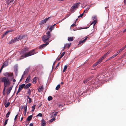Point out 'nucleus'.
Instances as JSON below:
<instances>
[{
	"instance_id": "obj_1",
	"label": "nucleus",
	"mask_w": 126,
	"mask_h": 126,
	"mask_svg": "<svg viewBox=\"0 0 126 126\" xmlns=\"http://www.w3.org/2000/svg\"><path fill=\"white\" fill-rule=\"evenodd\" d=\"M5 77L0 78V82H3L4 84V91H5L7 87L9 86L11 84V82L8 77H11L13 75V73L6 72L3 74Z\"/></svg>"
},
{
	"instance_id": "obj_2",
	"label": "nucleus",
	"mask_w": 126,
	"mask_h": 126,
	"mask_svg": "<svg viewBox=\"0 0 126 126\" xmlns=\"http://www.w3.org/2000/svg\"><path fill=\"white\" fill-rule=\"evenodd\" d=\"M29 48L27 47L25 48L22 50L20 52V58L19 59V60H21L24 58L31 56L36 54L37 52L35 51V49H33L28 52Z\"/></svg>"
},
{
	"instance_id": "obj_3",
	"label": "nucleus",
	"mask_w": 126,
	"mask_h": 126,
	"mask_svg": "<svg viewBox=\"0 0 126 126\" xmlns=\"http://www.w3.org/2000/svg\"><path fill=\"white\" fill-rule=\"evenodd\" d=\"M80 4V2H78L74 4L71 7L70 9L71 11L72 12H74L75 10H76L79 6V4Z\"/></svg>"
},
{
	"instance_id": "obj_4",
	"label": "nucleus",
	"mask_w": 126,
	"mask_h": 126,
	"mask_svg": "<svg viewBox=\"0 0 126 126\" xmlns=\"http://www.w3.org/2000/svg\"><path fill=\"white\" fill-rule=\"evenodd\" d=\"M26 35H20L19 36L16 37L17 41H18L19 40H21L23 38L25 37Z\"/></svg>"
},
{
	"instance_id": "obj_5",
	"label": "nucleus",
	"mask_w": 126,
	"mask_h": 126,
	"mask_svg": "<svg viewBox=\"0 0 126 126\" xmlns=\"http://www.w3.org/2000/svg\"><path fill=\"white\" fill-rule=\"evenodd\" d=\"M49 38L47 37V35H44L42 37V39L44 42L49 40Z\"/></svg>"
},
{
	"instance_id": "obj_6",
	"label": "nucleus",
	"mask_w": 126,
	"mask_h": 126,
	"mask_svg": "<svg viewBox=\"0 0 126 126\" xmlns=\"http://www.w3.org/2000/svg\"><path fill=\"white\" fill-rule=\"evenodd\" d=\"M50 17L44 19V20L41 21L40 22V24L41 25L45 23L46 21L48 20V19L50 18Z\"/></svg>"
},
{
	"instance_id": "obj_7",
	"label": "nucleus",
	"mask_w": 126,
	"mask_h": 126,
	"mask_svg": "<svg viewBox=\"0 0 126 126\" xmlns=\"http://www.w3.org/2000/svg\"><path fill=\"white\" fill-rule=\"evenodd\" d=\"M48 44L49 43L48 42H47L46 43L43 44H42L40 46L39 48L40 49H42L44 47L47 46Z\"/></svg>"
},
{
	"instance_id": "obj_8",
	"label": "nucleus",
	"mask_w": 126,
	"mask_h": 126,
	"mask_svg": "<svg viewBox=\"0 0 126 126\" xmlns=\"http://www.w3.org/2000/svg\"><path fill=\"white\" fill-rule=\"evenodd\" d=\"M88 38V37L87 36H86L85 38L83 40H81V41H80L79 43V44H83L85 42V41Z\"/></svg>"
},
{
	"instance_id": "obj_9",
	"label": "nucleus",
	"mask_w": 126,
	"mask_h": 126,
	"mask_svg": "<svg viewBox=\"0 0 126 126\" xmlns=\"http://www.w3.org/2000/svg\"><path fill=\"white\" fill-rule=\"evenodd\" d=\"M16 41H17V39L16 38V37L14 39H12L8 43V44H10L16 42Z\"/></svg>"
},
{
	"instance_id": "obj_10",
	"label": "nucleus",
	"mask_w": 126,
	"mask_h": 126,
	"mask_svg": "<svg viewBox=\"0 0 126 126\" xmlns=\"http://www.w3.org/2000/svg\"><path fill=\"white\" fill-rule=\"evenodd\" d=\"M13 87V86H12L11 87L8 88V89L7 90V95H8L10 94L11 91V90L12 89Z\"/></svg>"
},
{
	"instance_id": "obj_11",
	"label": "nucleus",
	"mask_w": 126,
	"mask_h": 126,
	"mask_svg": "<svg viewBox=\"0 0 126 126\" xmlns=\"http://www.w3.org/2000/svg\"><path fill=\"white\" fill-rule=\"evenodd\" d=\"M25 86V84H23L21 85H19L18 89L20 90H21L23 88H24Z\"/></svg>"
},
{
	"instance_id": "obj_12",
	"label": "nucleus",
	"mask_w": 126,
	"mask_h": 126,
	"mask_svg": "<svg viewBox=\"0 0 126 126\" xmlns=\"http://www.w3.org/2000/svg\"><path fill=\"white\" fill-rule=\"evenodd\" d=\"M46 122L44 119H43L42 120L41 126H45Z\"/></svg>"
},
{
	"instance_id": "obj_13",
	"label": "nucleus",
	"mask_w": 126,
	"mask_h": 126,
	"mask_svg": "<svg viewBox=\"0 0 126 126\" xmlns=\"http://www.w3.org/2000/svg\"><path fill=\"white\" fill-rule=\"evenodd\" d=\"M31 85V83H29L26 85H25L24 87V89H26L28 88Z\"/></svg>"
},
{
	"instance_id": "obj_14",
	"label": "nucleus",
	"mask_w": 126,
	"mask_h": 126,
	"mask_svg": "<svg viewBox=\"0 0 126 126\" xmlns=\"http://www.w3.org/2000/svg\"><path fill=\"white\" fill-rule=\"evenodd\" d=\"M56 25L55 24L54 25L51 26L50 27L49 29V32H51L54 29V26Z\"/></svg>"
},
{
	"instance_id": "obj_15",
	"label": "nucleus",
	"mask_w": 126,
	"mask_h": 126,
	"mask_svg": "<svg viewBox=\"0 0 126 126\" xmlns=\"http://www.w3.org/2000/svg\"><path fill=\"white\" fill-rule=\"evenodd\" d=\"M65 53V52H64L62 53V54H61V55H60V56L59 58H58L57 59V60L58 61H59L61 59V58L64 55Z\"/></svg>"
},
{
	"instance_id": "obj_16",
	"label": "nucleus",
	"mask_w": 126,
	"mask_h": 126,
	"mask_svg": "<svg viewBox=\"0 0 126 126\" xmlns=\"http://www.w3.org/2000/svg\"><path fill=\"white\" fill-rule=\"evenodd\" d=\"M46 35L47 36V37L49 39L51 36V34H50V32L48 31L46 33Z\"/></svg>"
},
{
	"instance_id": "obj_17",
	"label": "nucleus",
	"mask_w": 126,
	"mask_h": 126,
	"mask_svg": "<svg viewBox=\"0 0 126 126\" xmlns=\"http://www.w3.org/2000/svg\"><path fill=\"white\" fill-rule=\"evenodd\" d=\"M6 101H5L4 102V105L6 108H7L10 104V103L9 102H8L7 103H6Z\"/></svg>"
},
{
	"instance_id": "obj_18",
	"label": "nucleus",
	"mask_w": 126,
	"mask_h": 126,
	"mask_svg": "<svg viewBox=\"0 0 126 126\" xmlns=\"http://www.w3.org/2000/svg\"><path fill=\"white\" fill-rule=\"evenodd\" d=\"M14 0H6V2L7 3V5H9L11 2H12Z\"/></svg>"
},
{
	"instance_id": "obj_19",
	"label": "nucleus",
	"mask_w": 126,
	"mask_h": 126,
	"mask_svg": "<svg viewBox=\"0 0 126 126\" xmlns=\"http://www.w3.org/2000/svg\"><path fill=\"white\" fill-rule=\"evenodd\" d=\"M30 76H29V77H28L26 79V81H25V82L26 83H28L30 81Z\"/></svg>"
},
{
	"instance_id": "obj_20",
	"label": "nucleus",
	"mask_w": 126,
	"mask_h": 126,
	"mask_svg": "<svg viewBox=\"0 0 126 126\" xmlns=\"http://www.w3.org/2000/svg\"><path fill=\"white\" fill-rule=\"evenodd\" d=\"M32 115L29 116L27 118V120L29 121H30L32 119Z\"/></svg>"
},
{
	"instance_id": "obj_21",
	"label": "nucleus",
	"mask_w": 126,
	"mask_h": 126,
	"mask_svg": "<svg viewBox=\"0 0 126 126\" xmlns=\"http://www.w3.org/2000/svg\"><path fill=\"white\" fill-rule=\"evenodd\" d=\"M43 90V86H41L39 87L38 89V91L40 92Z\"/></svg>"
},
{
	"instance_id": "obj_22",
	"label": "nucleus",
	"mask_w": 126,
	"mask_h": 126,
	"mask_svg": "<svg viewBox=\"0 0 126 126\" xmlns=\"http://www.w3.org/2000/svg\"><path fill=\"white\" fill-rule=\"evenodd\" d=\"M37 79V77H35L33 79V83H36V80Z\"/></svg>"
},
{
	"instance_id": "obj_23",
	"label": "nucleus",
	"mask_w": 126,
	"mask_h": 126,
	"mask_svg": "<svg viewBox=\"0 0 126 126\" xmlns=\"http://www.w3.org/2000/svg\"><path fill=\"white\" fill-rule=\"evenodd\" d=\"M73 37H68V40L69 41H72L73 40Z\"/></svg>"
},
{
	"instance_id": "obj_24",
	"label": "nucleus",
	"mask_w": 126,
	"mask_h": 126,
	"mask_svg": "<svg viewBox=\"0 0 126 126\" xmlns=\"http://www.w3.org/2000/svg\"><path fill=\"white\" fill-rule=\"evenodd\" d=\"M71 45V43L66 44H65L64 46L65 47H66L69 48L70 47Z\"/></svg>"
},
{
	"instance_id": "obj_25",
	"label": "nucleus",
	"mask_w": 126,
	"mask_h": 126,
	"mask_svg": "<svg viewBox=\"0 0 126 126\" xmlns=\"http://www.w3.org/2000/svg\"><path fill=\"white\" fill-rule=\"evenodd\" d=\"M8 62L7 61H5L3 63V64L5 67H6L8 65Z\"/></svg>"
},
{
	"instance_id": "obj_26",
	"label": "nucleus",
	"mask_w": 126,
	"mask_h": 126,
	"mask_svg": "<svg viewBox=\"0 0 126 126\" xmlns=\"http://www.w3.org/2000/svg\"><path fill=\"white\" fill-rule=\"evenodd\" d=\"M27 90V94H29V95H30L31 94V92L30 89L29 88Z\"/></svg>"
},
{
	"instance_id": "obj_27",
	"label": "nucleus",
	"mask_w": 126,
	"mask_h": 126,
	"mask_svg": "<svg viewBox=\"0 0 126 126\" xmlns=\"http://www.w3.org/2000/svg\"><path fill=\"white\" fill-rule=\"evenodd\" d=\"M36 106V105H34L32 107V111H34V110L35 109V107Z\"/></svg>"
},
{
	"instance_id": "obj_28",
	"label": "nucleus",
	"mask_w": 126,
	"mask_h": 126,
	"mask_svg": "<svg viewBox=\"0 0 126 126\" xmlns=\"http://www.w3.org/2000/svg\"><path fill=\"white\" fill-rule=\"evenodd\" d=\"M96 20H94L91 23L90 25H92L94 24V26L96 23Z\"/></svg>"
},
{
	"instance_id": "obj_29",
	"label": "nucleus",
	"mask_w": 126,
	"mask_h": 126,
	"mask_svg": "<svg viewBox=\"0 0 126 126\" xmlns=\"http://www.w3.org/2000/svg\"><path fill=\"white\" fill-rule=\"evenodd\" d=\"M67 65H65L64 66L63 69V72L64 73L66 69H67Z\"/></svg>"
},
{
	"instance_id": "obj_30",
	"label": "nucleus",
	"mask_w": 126,
	"mask_h": 126,
	"mask_svg": "<svg viewBox=\"0 0 126 126\" xmlns=\"http://www.w3.org/2000/svg\"><path fill=\"white\" fill-rule=\"evenodd\" d=\"M104 59L102 58V57L101 58H100L99 59V61H98V62H99V64L102 61V60Z\"/></svg>"
},
{
	"instance_id": "obj_31",
	"label": "nucleus",
	"mask_w": 126,
	"mask_h": 126,
	"mask_svg": "<svg viewBox=\"0 0 126 126\" xmlns=\"http://www.w3.org/2000/svg\"><path fill=\"white\" fill-rule=\"evenodd\" d=\"M10 113L11 112L10 111H9L8 112L6 115V117L7 118L9 117V115L10 114Z\"/></svg>"
},
{
	"instance_id": "obj_32",
	"label": "nucleus",
	"mask_w": 126,
	"mask_h": 126,
	"mask_svg": "<svg viewBox=\"0 0 126 126\" xmlns=\"http://www.w3.org/2000/svg\"><path fill=\"white\" fill-rule=\"evenodd\" d=\"M90 7H89L86 8L85 10L84 11V13H87V11L89 10L90 9Z\"/></svg>"
},
{
	"instance_id": "obj_33",
	"label": "nucleus",
	"mask_w": 126,
	"mask_h": 126,
	"mask_svg": "<svg viewBox=\"0 0 126 126\" xmlns=\"http://www.w3.org/2000/svg\"><path fill=\"white\" fill-rule=\"evenodd\" d=\"M99 63V62H97L94 64L93 65V67H95L96 65H98Z\"/></svg>"
},
{
	"instance_id": "obj_34",
	"label": "nucleus",
	"mask_w": 126,
	"mask_h": 126,
	"mask_svg": "<svg viewBox=\"0 0 126 126\" xmlns=\"http://www.w3.org/2000/svg\"><path fill=\"white\" fill-rule=\"evenodd\" d=\"M27 98H28L29 99V103H31V102H32V99H31V98H30L29 96H27Z\"/></svg>"
},
{
	"instance_id": "obj_35",
	"label": "nucleus",
	"mask_w": 126,
	"mask_h": 126,
	"mask_svg": "<svg viewBox=\"0 0 126 126\" xmlns=\"http://www.w3.org/2000/svg\"><path fill=\"white\" fill-rule=\"evenodd\" d=\"M55 120V118L54 117H53L50 120L49 122L50 123L54 121Z\"/></svg>"
},
{
	"instance_id": "obj_36",
	"label": "nucleus",
	"mask_w": 126,
	"mask_h": 126,
	"mask_svg": "<svg viewBox=\"0 0 126 126\" xmlns=\"http://www.w3.org/2000/svg\"><path fill=\"white\" fill-rule=\"evenodd\" d=\"M60 87V84L58 85L56 87V89L58 90L59 89Z\"/></svg>"
},
{
	"instance_id": "obj_37",
	"label": "nucleus",
	"mask_w": 126,
	"mask_h": 126,
	"mask_svg": "<svg viewBox=\"0 0 126 126\" xmlns=\"http://www.w3.org/2000/svg\"><path fill=\"white\" fill-rule=\"evenodd\" d=\"M57 113H58V112H53V117H56L57 116Z\"/></svg>"
},
{
	"instance_id": "obj_38",
	"label": "nucleus",
	"mask_w": 126,
	"mask_h": 126,
	"mask_svg": "<svg viewBox=\"0 0 126 126\" xmlns=\"http://www.w3.org/2000/svg\"><path fill=\"white\" fill-rule=\"evenodd\" d=\"M52 99V96H49L48 97V101H50Z\"/></svg>"
},
{
	"instance_id": "obj_39",
	"label": "nucleus",
	"mask_w": 126,
	"mask_h": 126,
	"mask_svg": "<svg viewBox=\"0 0 126 126\" xmlns=\"http://www.w3.org/2000/svg\"><path fill=\"white\" fill-rule=\"evenodd\" d=\"M8 119H7L5 120V121L4 124V126H5L7 124V122L8 121Z\"/></svg>"
},
{
	"instance_id": "obj_40",
	"label": "nucleus",
	"mask_w": 126,
	"mask_h": 126,
	"mask_svg": "<svg viewBox=\"0 0 126 126\" xmlns=\"http://www.w3.org/2000/svg\"><path fill=\"white\" fill-rule=\"evenodd\" d=\"M27 71H24V74H23V75L22 76L21 78L22 79V78H23V75H25L26 74H27Z\"/></svg>"
},
{
	"instance_id": "obj_41",
	"label": "nucleus",
	"mask_w": 126,
	"mask_h": 126,
	"mask_svg": "<svg viewBox=\"0 0 126 126\" xmlns=\"http://www.w3.org/2000/svg\"><path fill=\"white\" fill-rule=\"evenodd\" d=\"M42 116V114L41 113H39L36 116H40L41 117Z\"/></svg>"
},
{
	"instance_id": "obj_42",
	"label": "nucleus",
	"mask_w": 126,
	"mask_h": 126,
	"mask_svg": "<svg viewBox=\"0 0 126 126\" xmlns=\"http://www.w3.org/2000/svg\"><path fill=\"white\" fill-rule=\"evenodd\" d=\"M125 48H126L124 46L120 50H119V51H120L121 52V51H122L124 50V49H125Z\"/></svg>"
},
{
	"instance_id": "obj_43",
	"label": "nucleus",
	"mask_w": 126,
	"mask_h": 126,
	"mask_svg": "<svg viewBox=\"0 0 126 126\" xmlns=\"http://www.w3.org/2000/svg\"><path fill=\"white\" fill-rule=\"evenodd\" d=\"M107 55H107L106 53L102 57L104 59L107 56Z\"/></svg>"
},
{
	"instance_id": "obj_44",
	"label": "nucleus",
	"mask_w": 126,
	"mask_h": 126,
	"mask_svg": "<svg viewBox=\"0 0 126 126\" xmlns=\"http://www.w3.org/2000/svg\"><path fill=\"white\" fill-rule=\"evenodd\" d=\"M116 56V55L115 54L113 55L112 57H110V58L112 59L115 57Z\"/></svg>"
},
{
	"instance_id": "obj_45",
	"label": "nucleus",
	"mask_w": 126,
	"mask_h": 126,
	"mask_svg": "<svg viewBox=\"0 0 126 126\" xmlns=\"http://www.w3.org/2000/svg\"><path fill=\"white\" fill-rule=\"evenodd\" d=\"M120 53V51L118 50L117 52L115 54L116 55H117L119 54Z\"/></svg>"
},
{
	"instance_id": "obj_46",
	"label": "nucleus",
	"mask_w": 126,
	"mask_h": 126,
	"mask_svg": "<svg viewBox=\"0 0 126 126\" xmlns=\"http://www.w3.org/2000/svg\"><path fill=\"white\" fill-rule=\"evenodd\" d=\"M88 81H89V80L86 79L84 81L83 83H86Z\"/></svg>"
},
{
	"instance_id": "obj_47",
	"label": "nucleus",
	"mask_w": 126,
	"mask_h": 126,
	"mask_svg": "<svg viewBox=\"0 0 126 126\" xmlns=\"http://www.w3.org/2000/svg\"><path fill=\"white\" fill-rule=\"evenodd\" d=\"M21 90H20L18 89V90L17 91L16 93V95H17L20 92Z\"/></svg>"
},
{
	"instance_id": "obj_48",
	"label": "nucleus",
	"mask_w": 126,
	"mask_h": 126,
	"mask_svg": "<svg viewBox=\"0 0 126 126\" xmlns=\"http://www.w3.org/2000/svg\"><path fill=\"white\" fill-rule=\"evenodd\" d=\"M9 32V31H6L5 33L3 35H5L7 34L8 32Z\"/></svg>"
},
{
	"instance_id": "obj_49",
	"label": "nucleus",
	"mask_w": 126,
	"mask_h": 126,
	"mask_svg": "<svg viewBox=\"0 0 126 126\" xmlns=\"http://www.w3.org/2000/svg\"><path fill=\"white\" fill-rule=\"evenodd\" d=\"M24 109H26L27 110V104L26 105L24 106Z\"/></svg>"
},
{
	"instance_id": "obj_50",
	"label": "nucleus",
	"mask_w": 126,
	"mask_h": 126,
	"mask_svg": "<svg viewBox=\"0 0 126 126\" xmlns=\"http://www.w3.org/2000/svg\"><path fill=\"white\" fill-rule=\"evenodd\" d=\"M59 63H59L57 65V66H56V67L55 68V69H56V68H58V67L59 66Z\"/></svg>"
},
{
	"instance_id": "obj_51",
	"label": "nucleus",
	"mask_w": 126,
	"mask_h": 126,
	"mask_svg": "<svg viewBox=\"0 0 126 126\" xmlns=\"http://www.w3.org/2000/svg\"><path fill=\"white\" fill-rule=\"evenodd\" d=\"M76 26V25L74 24H72L71 26V27H73V26Z\"/></svg>"
},
{
	"instance_id": "obj_52",
	"label": "nucleus",
	"mask_w": 126,
	"mask_h": 126,
	"mask_svg": "<svg viewBox=\"0 0 126 126\" xmlns=\"http://www.w3.org/2000/svg\"><path fill=\"white\" fill-rule=\"evenodd\" d=\"M33 125L32 123H31L30 124L29 126H33Z\"/></svg>"
},
{
	"instance_id": "obj_53",
	"label": "nucleus",
	"mask_w": 126,
	"mask_h": 126,
	"mask_svg": "<svg viewBox=\"0 0 126 126\" xmlns=\"http://www.w3.org/2000/svg\"><path fill=\"white\" fill-rule=\"evenodd\" d=\"M18 114H17V115H16V116H15V119H15V120H16V119L17 118V116H18Z\"/></svg>"
},
{
	"instance_id": "obj_54",
	"label": "nucleus",
	"mask_w": 126,
	"mask_h": 126,
	"mask_svg": "<svg viewBox=\"0 0 126 126\" xmlns=\"http://www.w3.org/2000/svg\"><path fill=\"white\" fill-rule=\"evenodd\" d=\"M4 67H5V66L3 64L2 66L1 67V69H2Z\"/></svg>"
},
{
	"instance_id": "obj_55",
	"label": "nucleus",
	"mask_w": 126,
	"mask_h": 126,
	"mask_svg": "<svg viewBox=\"0 0 126 126\" xmlns=\"http://www.w3.org/2000/svg\"><path fill=\"white\" fill-rule=\"evenodd\" d=\"M58 106H59V107H60V106H62L61 104H58Z\"/></svg>"
},
{
	"instance_id": "obj_56",
	"label": "nucleus",
	"mask_w": 126,
	"mask_h": 126,
	"mask_svg": "<svg viewBox=\"0 0 126 126\" xmlns=\"http://www.w3.org/2000/svg\"><path fill=\"white\" fill-rule=\"evenodd\" d=\"M110 53V51H108L106 53V54L107 55H108Z\"/></svg>"
},
{
	"instance_id": "obj_57",
	"label": "nucleus",
	"mask_w": 126,
	"mask_h": 126,
	"mask_svg": "<svg viewBox=\"0 0 126 126\" xmlns=\"http://www.w3.org/2000/svg\"><path fill=\"white\" fill-rule=\"evenodd\" d=\"M110 53V51H108L106 53V54L107 55H108Z\"/></svg>"
},
{
	"instance_id": "obj_58",
	"label": "nucleus",
	"mask_w": 126,
	"mask_h": 126,
	"mask_svg": "<svg viewBox=\"0 0 126 126\" xmlns=\"http://www.w3.org/2000/svg\"><path fill=\"white\" fill-rule=\"evenodd\" d=\"M126 56V52L123 55V57Z\"/></svg>"
},
{
	"instance_id": "obj_59",
	"label": "nucleus",
	"mask_w": 126,
	"mask_h": 126,
	"mask_svg": "<svg viewBox=\"0 0 126 126\" xmlns=\"http://www.w3.org/2000/svg\"><path fill=\"white\" fill-rule=\"evenodd\" d=\"M69 16H65V17L62 20V21L64 19H65L67 17Z\"/></svg>"
},
{
	"instance_id": "obj_60",
	"label": "nucleus",
	"mask_w": 126,
	"mask_h": 126,
	"mask_svg": "<svg viewBox=\"0 0 126 126\" xmlns=\"http://www.w3.org/2000/svg\"><path fill=\"white\" fill-rule=\"evenodd\" d=\"M82 15H81V14L79 16H78V18H79L80 17H82Z\"/></svg>"
},
{
	"instance_id": "obj_61",
	"label": "nucleus",
	"mask_w": 126,
	"mask_h": 126,
	"mask_svg": "<svg viewBox=\"0 0 126 126\" xmlns=\"http://www.w3.org/2000/svg\"><path fill=\"white\" fill-rule=\"evenodd\" d=\"M92 77H89V78L87 79H88V80H90L92 78Z\"/></svg>"
},
{
	"instance_id": "obj_62",
	"label": "nucleus",
	"mask_w": 126,
	"mask_h": 126,
	"mask_svg": "<svg viewBox=\"0 0 126 126\" xmlns=\"http://www.w3.org/2000/svg\"><path fill=\"white\" fill-rule=\"evenodd\" d=\"M126 32V28L123 30V33H124L125 32Z\"/></svg>"
},
{
	"instance_id": "obj_63",
	"label": "nucleus",
	"mask_w": 126,
	"mask_h": 126,
	"mask_svg": "<svg viewBox=\"0 0 126 126\" xmlns=\"http://www.w3.org/2000/svg\"><path fill=\"white\" fill-rule=\"evenodd\" d=\"M66 47H65V46H64V47H63V49L62 50V51H63L64 49H65V48Z\"/></svg>"
},
{
	"instance_id": "obj_64",
	"label": "nucleus",
	"mask_w": 126,
	"mask_h": 126,
	"mask_svg": "<svg viewBox=\"0 0 126 126\" xmlns=\"http://www.w3.org/2000/svg\"><path fill=\"white\" fill-rule=\"evenodd\" d=\"M16 81V80L15 79H14L13 80V81L14 82H15Z\"/></svg>"
}]
</instances>
